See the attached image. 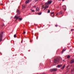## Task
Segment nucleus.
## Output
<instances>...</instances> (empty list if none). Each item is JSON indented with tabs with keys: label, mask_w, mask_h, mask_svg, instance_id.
<instances>
[{
	"label": "nucleus",
	"mask_w": 74,
	"mask_h": 74,
	"mask_svg": "<svg viewBox=\"0 0 74 74\" xmlns=\"http://www.w3.org/2000/svg\"><path fill=\"white\" fill-rule=\"evenodd\" d=\"M52 1L51 0H48L47 2V3H46L45 4V5H46L47 4H48V5L49 4H51L52 3Z\"/></svg>",
	"instance_id": "f257e3e1"
},
{
	"label": "nucleus",
	"mask_w": 74,
	"mask_h": 74,
	"mask_svg": "<svg viewBox=\"0 0 74 74\" xmlns=\"http://www.w3.org/2000/svg\"><path fill=\"white\" fill-rule=\"evenodd\" d=\"M3 32H1L0 34V41H1L3 39Z\"/></svg>",
	"instance_id": "f03ea898"
},
{
	"label": "nucleus",
	"mask_w": 74,
	"mask_h": 74,
	"mask_svg": "<svg viewBox=\"0 0 74 74\" xmlns=\"http://www.w3.org/2000/svg\"><path fill=\"white\" fill-rule=\"evenodd\" d=\"M59 61V59L58 58L55 59L53 60V62L55 63H56L58 62Z\"/></svg>",
	"instance_id": "7ed1b4c3"
},
{
	"label": "nucleus",
	"mask_w": 74,
	"mask_h": 74,
	"mask_svg": "<svg viewBox=\"0 0 74 74\" xmlns=\"http://www.w3.org/2000/svg\"><path fill=\"white\" fill-rule=\"evenodd\" d=\"M50 71H57V69L53 68L52 69H50Z\"/></svg>",
	"instance_id": "20e7f679"
},
{
	"label": "nucleus",
	"mask_w": 74,
	"mask_h": 74,
	"mask_svg": "<svg viewBox=\"0 0 74 74\" xmlns=\"http://www.w3.org/2000/svg\"><path fill=\"white\" fill-rule=\"evenodd\" d=\"M17 16H18V14H16V16H15L14 17V19H16V20H15V21H16L18 19Z\"/></svg>",
	"instance_id": "39448f33"
},
{
	"label": "nucleus",
	"mask_w": 74,
	"mask_h": 74,
	"mask_svg": "<svg viewBox=\"0 0 74 74\" xmlns=\"http://www.w3.org/2000/svg\"><path fill=\"white\" fill-rule=\"evenodd\" d=\"M62 67V64L58 65H57V67H58V68H60V67Z\"/></svg>",
	"instance_id": "423d86ee"
},
{
	"label": "nucleus",
	"mask_w": 74,
	"mask_h": 74,
	"mask_svg": "<svg viewBox=\"0 0 74 74\" xmlns=\"http://www.w3.org/2000/svg\"><path fill=\"white\" fill-rule=\"evenodd\" d=\"M51 15L52 17H54V12H53L51 13Z\"/></svg>",
	"instance_id": "0eeeda50"
},
{
	"label": "nucleus",
	"mask_w": 74,
	"mask_h": 74,
	"mask_svg": "<svg viewBox=\"0 0 74 74\" xmlns=\"http://www.w3.org/2000/svg\"><path fill=\"white\" fill-rule=\"evenodd\" d=\"M45 5V8H44V10H45L46 8H48L49 7V6H47V5H48V4Z\"/></svg>",
	"instance_id": "6e6552de"
},
{
	"label": "nucleus",
	"mask_w": 74,
	"mask_h": 74,
	"mask_svg": "<svg viewBox=\"0 0 74 74\" xmlns=\"http://www.w3.org/2000/svg\"><path fill=\"white\" fill-rule=\"evenodd\" d=\"M17 13V14H20V11L19 10L17 9L16 11Z\"/></svg>",
	"instance_id": "1a4fd4ad"
},
{
	"label": "nucleus",
	"mask_w": 74,
	"mask_h": 74,
	"mask_svg": "<svg viewBox=\"0 0 74 74\" xmlns=\"http://www.w3.org/2000/svg\"><path fill=\"white\" fill-rule=\"evenodd\" d=\"M22 7L23 9H24V8H25V5H22Z\"/></svg>",
	"instance_id": "9d476101"
},
{
	"label": "nucleus",
	"mask_w": 74,
	"mask_h": 74,
	"mask_svg": "<svg viewBox=\"0 0 74 74\" xmlns=\"http://www.w3.org/2000/svg\"><path fill=\"white\" fill-rule=\"evenodd\" d=\"M71 63H74V60H72L71 61Z\"/></svg>",
	"instance_id": "9b49d317"
},
{
	"label": "nucleus",
	"mask_w": 74,
	"mask_h": 74,
	"mask_svg": "<svg viewBox=\"0 0 74 74\" xmlns=\"http://www.w3.org/2000/svg\"><path fill=\"white\" fill-rule=\"evenodd\" d=\"M29 0H27L25 1V3L26 4H27V3H29Z\"/></svg>",
	"instance_id": "f8f14e48"
},
{
	"label": "nucleus",
	"mask_w": 74,
	"mask_h": 74,
	"mask_svg": "<svg viewBox=\"0 0 74 74\" xmlns=\"http://www.w3.org/2000/svg\"><path fill=\"white\" fill-rule=\"evenodd\" d=\"M62 14H63V12L62 11H60L59 13V15H61Z\"/></svg>",
	"instance_id": "ddd939ff"
},
{
	"label": "nucleus",
	"mask_w": 74,
	"mask_h": 74,
	"mask_svg": "<svg viewBox=\"0 0 74 74\" xmlns=\"http://www.w3.org/2000/svg\"><path fill=\"white\" fill-rule=\"evenodd\" d=\"M74 68H73L71 70V73H73V72H74Z\"/></svg>",
	"instance_id": "4468645a"
},
{
	"label": "nucleus",
	"mask_w": 74,
	"mask_h": 74,
	"mask_svg": "<svg viewBox=\"0 0 74 74\" xmlns=\"http://www.w3.org/2000/svg\"><path fill=\"white\" fill-rule=\"evenodd\" d=\"M64 67H65V65H64V66L61 68V69H62V70L64 69Z\"/></svg>",
	"instance_id": "2eb2a0df"
},
{
	"label": "nucleus",
	"mask_w": 74,
	"mask_h": 74,
	"mask_svg": "<svg viewBox=\"0 0 74 74\" xmlns=\"http://www.w3.org/2000/svg\"><path fill=\"white\" fill-rule=\"evenodd\" d=\"M38 10H39V8H38L36 9V12L38 11Z\"/></svg>",
	"instance_id": "dca6fc26"
},
{
	"label": "nucleus",
	"mask_w": 74,
	"mask_h": 74,
	"mask_svg": "<svg viewBox=\"0 0 74 74\" xmlns=\"http://www.w3.org/2000/svg\"><path fill=\"white\" fill-rule=\"evenodd\" d=\"M65 51V49H64L62 51V53H63V52Z\"/></svg>",
	"instance_id": "f3484780"
},
{
	"label": "nucleus",
	"mask_w": 74,
	"mask_h": 74,
	"mask_svg": "<svg viewBox=\"0 0 74 74\" xmlns=\"http://www.w3.org/2000/svg\"><path fill=\"white\" fill-rule=\"evenodd\" d=\"M30 10H32V12H34L35 11L34 10H32V9H30Z\"/></svg>",
	"instance_id": "a211bd4d"
},
{
	"label": "nucleus",
	"mask_w": 74,
	"mask_h": 74,
	"mask_svg": "<svg viewBox=\"0 0 74 74\" xmlns=\"http://www.w3.org/2000/svg\"><path fill=\"white\" fill-rule=\"evenodd\" d=\"M16 34H15L14 35V38H16Z\"/></svg>",
	"instance_id": "6ab92c4d"
},
{
	"label": "nucleus",
	"mask_w": 74,
	"mask_h": 74,
	"mask_svg": "<svg viewBox=\"0 0 74 74\" xmlns=\"http://www.w3.org/2000/svg\"><path fill=\"white\" fill-rule=\"evenodd\" d=\"M49 12H50V10H48L47 12V13H49Z\"/></svg>",
	"instance_id": "aec40b11"
},
{
	"label": "nucleus",
	"mask_w": 74,
	"mask_h": 74,
	"mask_svg": "<svg viewBox=\"0 0 74 74\" xmlns=\"http://www.w3.org/2000/svg\"><path fill=\"white\" fill-rule=\"evenodd\" d=\"M70 56H68L67 57V58H70Z\"/></svg>",
	"instance_id": "412c9836"
},
{
	"label": "nucleus",
	"mask_w": 74,
	"mask_h": 74,
	"mask_svg": "<svg viewBox=\"0 0 74 74\" xmlns=\"http://www.w3.org/2000/svg\"><path fill=\"white\" fill-rule=\"evenodd\" d=\"M19 19L20 21H22V18H19Z\"/></svg>",
	"instance_id": "4be33fe9"
},
{
	"label": "nucleus",
	"mask_w": 74,
	"mask_h": 74,
	"mask_svg": "<svg viewBox=\"0 0 74 74\" xmlns=\"http://www.w3.org/2000/svg\"><path fill=\"white\" fill-rule=\"evenodd\" d=\"M25 33H26V32H25V31H23V34H25Z\"/></svg>",
	"instance_id": "5701e85b"
},
{
	"label": "nucleus",
	"mask_w": 74,
	"mask_h": 74,
	"mask_svg": "<svg viewBox=\"0 0 74 74\" xmlns=\"http://www.w3.org/2000/svg\"><path fill=\"white\" fill-rule=\"evenodd\" d=\"M41 12L38 13V15H41Z\"/></svg>",
	"instance_id": "b1692460"
},
{
	"label": "nucleus",
	"mask_w": 74,
	"mask_h": 74,
	"mask_svg": "<svg viewBox=\"0 0 74 74\" xmlns=\"http://www.w3.org/2000/svg\"><path fill=\"white\" fill-rule=\"evenodd\" d=\"M43 8H45V7H43L42 6V8H41V9H43Z\"/></svg>",
	"instance_id": "393cba45"
},
{
	"label": "nucleus",
	"mask_w": 74,
	"mask_h": 74,
	"mask_svg": "<svg viewBox=\"0 0 74 74\" xmlns=\"http://www.w3.org/2000/svg\"><path fill=\"white\" fill-rule=\"evenodd\" d=\"M73 31H74V29H71V32H73Z\"/></svg>",
	"instance_id": "a878e982"
},
{
	"label": "nucleus",
	"mask_w": 74,
	"mask_h": 74,
	"mask_svg": "<svg viewBox=\"0 0 74 74\" xmlns=\"http://www.w3.org/2000/svg\"><path fill=\"white\" fill-rule=\"evenodd\" d=\"M38 1V0H35V2H37V1Z\"/></svg>",
	"instance_id": "bb28decb"
},
{
	"label": "nucleus",
	"mask_w": 74,
	"mask_h": 74,
	"mask_svg": "<svg viewBox=\"0 0 74 74\" xmlns=\"http://www.w3.org/2000/svg\"><path fill=\"white\" fill-rule=\"evenodd\" d=\"M55 27H58V25H55Z\"/></svg>",
	"instance_id": "cd10ccee"
},
{
	"label": "nucleus",
	"mask_w": 74,
	"mask_h": 74,
	"mask_svg": "<svg viewBox=\"0 0 74 74\" xmlns=\"http://www.w3.org/2000/svg\"><path fill=\"white\" fill-rule=\"evenodd\" d=\"M20 17H21L20 16H17V18H20Z\"/></svg>",
	"instance_id": "c85d7f7f"
},
{
	"label": "nucleus",
	"mask_w": 74,
	"mask_h": 74,
	"mask_svg": "<svg viewBox=\"0 0 74 74\" xmlns=\"http://www.w3.org/2000/svg\"><path fill=\"white\" fill-rule=\"evenodd\" d=\"M59 15V13H58L56 14V15Z\"/></svg>",
	"instance_id": "c756f323"
},
{
	"label": "nucleus",
	"mask_w": 74,
	"mask_h": 74,
	"mask_svg": "<svg viewBox=\"0 0 74 74\" xmlns=\"http://www.w3.org/2000/svg\"><path fill=\"white\" fill-rule=\"evenodd\" d=\"M0 4H1V5H3V4H2V3H0Z\"/></svg>",
	"instance_id": "7c9ffc66"
},
{
	"label": "nucleus",
	"mask_w": 74,
	"mask_h": 74,
	"mask_svg": "<svg viewBox=\"0 0 74 74\" xmlns=\"http://www.w3.org/2000/svg\"><path fill=\"white\" fill-rule=\"evenodd\" d=\"M42 74H45V72H44L42 73Z\"/></svg>",
	"instance_id": "2f4dec72"
},
{
	"label": "nucleus",
	"mask_w": 74,
	"mask_h": 74,
	"mask_svg": "<svg viewBox=\"0 0 74 74\" xmlns=\"http://www.w3.org/2000/svg\"><path fill=\"white\" fill-rule=\"evenodd\" d=\"M64 6H62V8H64Z\"/></svg>",
	"instance_id": "473e14b6"
},
{
	"label": "nucleus",
	"mask_w": 74,
	"mask_h": 74,
	"mask_svg": "<svg viewBox=\"0 0 74 74\" xmlns=\"http://www.w3.org/2000/svg\"><path fill=\"white\" fill-rule=\"evenodd\" d=\"M44 6H45V5H42V7H44Z\"/></svg>",
	"instance_id": "72a5a7b5"
},
{
	"label": "nucleus",
	"mask_w": 74,
	"mask_h": 74,
	"mask_svg": "<svg viewBox=\"0 0 74 74\" xmlns=\"http://www.w3.org/2000/svg\"><path fill=\"white\" fill-rule=\"evenodd\" d=\"M34 7L35 8V7H36V6H34Z\"/></svg>",
	"instance_id": "f704fd0d"
},
{
	"label": "nucleus",
	"mask_w": 74,
	"mask_h": 74,
	"mask_svg": "<svg viewBox=\"0 0 74 74\" xmlns=\"http://www.w3.org/2000/svg\"><path fill=\"white\" fill-rule=\"evenodd\" d=\"M63 9L64 11H65V8H63Z\"/></svg>",
	"instance_id": "c9c22d12"
},
{
	"label": "nucleus",
	"mask_w": 74,
	"mask_h": 74,
	"mask_svg": "<svg viewBox=\"0 0 74 74\" xmlns=\"http://www.w3.org/2000/svg\"><path fill=\"white\" fill-rule=\"evenodd\" d=\"M38 28H40V27H41V26H40V27H39V26H38Z\"/></svg>",
	"instance_id": "e433bc0d"
},
{
	"label": "nucleus",
	"mask_w": 74,
	"mask_h": 74,
	"mask_svg": "<svg viewBox=\"0 0 74 74\" xmlns=\"http://www.w3.org/2000/svg\"><path fill=\"white\" fill-rule=\"evenodd\" d=\"M36 39H37V40H38V37H37L36 38Z\"/></svg>",
	"instance_id": "4c0bfd02"
},
{
	"label": "nucleus",
	"mask_w": 74,
	"mask_h": 74,
	"mask_svg": "<svg viewBox=\"0 0 74 74\" xmlns=\"http://www.w3.org/2000/svg\"><path fill=\"white\" fill-rule=\"evenodd\" d=\"M69 66H68L67 67V68H68V67H69Z\"/></svg>",
	"instance_id": "58836bf2"
},
{
	"label": "nucleus",
	"mask_w": 74,
	"mask_h": 74,
	"mask_svg": "<svg viewBox=\"0 0 74 74\" xmlns=\"http://www.w3.org/2000/svg\"><path fill=\"white\" fill-rule=\"evenodd\" d=\"M22 42H23V41H21V43H22Z\"/></svg>",
	"instance_id": "ea45409f"
},
{
	"label": "nucleus",
	"mask_w": 74,
	"mask_h": 74,
	"mask_svg": "<svg viewBox=\"0 0 74 74\" xmlns=\"http://www.w3.org/2000/svg\"><path fill=\"white\" fill-rule=\"evenodd\" d=\"M62 1H64V0H62Z\"/></svg>",
	"instance_id": "a19ab883"
},
{
	"label": "nucleus",
	"mask_w": 74,
	"mask_h": 74,
	"mask_svg": "<svg viewBox=\"0 0 74 74\" xmlns=\"http://www.w3.org/2000/svg\"><path fill=\"white\" fill-rule=\"evenodd\" d=\"M61 0H58L59 1H60Z\"/></svg>",
	"instance_id": "79ce46f5"
},
{
	"label": "nucleus",
	"mask_w": 74,
	"mask_h": 74,
	"mask_svg": "<svg viewBox=\"0 0 74 74\" xmlns=\"http://www.w3.org/2000/svg\"><path fill=\"white\" fill-rule=\"evenodd\" d=\"M63 61L64 62V60H63Z\"/></svg>",
	"instance_id": "37998d69"
},
{
	"label": "nucleus",
	"mask_w": 74,
	"mask_h": 74,
	"mask_svg": "<svg viewBox=\"0 0 74 74\" xmlns=\"http://www.w3.org/2000/svg\"><path fill=\"white\" fill-rule=\"evenodd\" d=\"M71 66V67H72V66Z\"/></svg>",
	"instance_id": "c03bdc74"
}]
</instances>
